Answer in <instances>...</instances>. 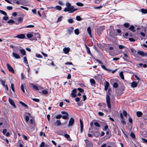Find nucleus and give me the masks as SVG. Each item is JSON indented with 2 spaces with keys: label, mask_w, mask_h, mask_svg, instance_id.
I'll return each instance as SVG.
<instances>
[{
  "label": "nucleus",
  "mask_w": 147,
  "mask_h": 147,
  "mask_svg": "<svg viewBox=\"0 0 147 147\" xmlns=\"http://www.w3.org/2000/svg\"><path fill=\"white\" fill-rule=\"evenodd\" d=\"M130 135L131 137L133 139H134L136 138L135 135L133 132H131L130 134Z\"/></svg>",
  "instance_id": "2f4dec72"
},
{
  "label": "nucleus",
  "mask_w": 147,
  "mask_h": 147,
  "mask_svg": "<svg viewBox=\"0 0 147 147\" xmlns=\"http://www.w3.org/2000/svg\"><path fill=\"white\" fill-rule=\"evenodd\" d=\"M86 145L87 146H88L89 145H90V146H92V143L90 142V141L88 140H85Z\"/></svg>",
  "instance_id": "f3484780"
},
{
  "label": "nucleus",
  "mask_w": 147,
  "mask_h": 147,
  "mask_svg": "<svg viewBox=\"0 0 147 147\" xmlns=\"http://www.w3.org/2000/svg\"><path fill=\"white\" fill-rule=\"evenodd\" d=\"M71 96L72 97H76L77 96V95L75 93H74L71 92Z\"/></svg>",
  "instance_id": "5fc2aeb1"
},
{
  "label": "nucleus",
  "mask_w": 147,
  "mask_h": 147,
  "mask_svg": "<svg viewBox=\"0 0 147 147\" xmlns=\"http://www.w3.org/2000/svg\"><path fill=\"white\" fill-rule=\"evenodd\" d=\"M32 85L33 87V88L34 89H35L36 90H38L39 89L37 87V86H36V85H34V84H30Z\"/></svg>",
  "instance_id": "aec40b11"
},
{
  "label": "nucleus",
  "mask_w": 147,
  "mask_h": 147,
  "mask_svg": "<svg viewBox=\"0 0 147 147\" xmlns=\"http://www.w3.org/2000/svg\"><path fill=\"white\" fill-rule=\"evenodd\" d=\"M90 82L91 85L94 86L95 85L96 83L94 79H90Z\"/></svg>",
  "instance_id": "6ab92c4d"
},
{
  "label": "nucleus",
  "mask_w": 147,
  "mask_h": 147,
  "mask_svg": "<svg viewBox=\"0 0 147 147\" xmlns=\"http://www.w3.org/2000/svg\"><path fill=\"white\" fill-rule=\"evenodd\" d=\"M24 61L26 64H28V61L27 60L26 57H24Z\"/></svg>",
  "instance_id": "79ce46f5"
},
{
  "label": "nucleus",
  "mask_w": 147,
  "mask_h": 147,
  "mask_svg": "<svg viewBox=\"0 0 147 147\" xmlns=\"http://www.w3.org/2000/svg\"><path fill=\"white\" fill-rule=\"evenodd\" d=\"M136 114L138 117H140L142 115V113L140 111H137L136 112Z\"/></svg>",
  "instance_id": "4be33fe9"
},
{
  "label": "nucleus",
  "mask_w": 147,
  "mask_h": 147,
  "mask_svg": "<svg viewBox=\"0 0 147 147\" xmlns=\"http://www.w3.org/2000/svg\"><path fill=\"white\" fill-rule=\"evenodd\" d=\"M7 23L9 24H14L15 21L12 20H10L8 21Z\"/></svg>",
  "instance_id": "a211bd4d"
},
{
  "label": "nucleus",
  "mask_w": 147,
  "mask_h": 147,
  "mask_svg": "<svg viewBox=\"0 0 147 147\" xmlns=\"http://www.w3.org/2000/svg\"><path fill=\"white\" fill-rule=\"evenodd\" d=\"M29 117L28 116H26V117H25V120H26V122H28V120H29Z\"/></svg>",
  "instance_id": "680f3d73"
},
{
  "label": "nucleus",
  "mask_w": 147,
  "mask_h": 147,
  "mask_svg": "<svg viewBox=\"0 0 147 147\" xmlns=\"http://www.w3.org/2000/svg\"><path fill=\"white\" fill-rule=\"evenodd\" d=\"M20 52L23 55H24L26 54V51L24 49H21L20 50Z\"/></svg>",
  "instance_id": "393cba45"
},
{
  "label": "nucleus",
  "mask_w": 147,
  "mask_h": 147,
  "mask_svg": "<svg viewBox=\"0 0 147 147\" xmlns=\"http://www.w3.org/2000/svg\"><path fill=\"white\" fill-rule=\"evenodd\" d=\"M106 101L108 108H111L110 97L109 95L107 94L106 96Z\"/></svg>",
  "instance_id": "f03ea898"
},
{
  "label": "nucleus",
  "mask_w": 147,
  "mask_h": 147,
  "mask_svg": "<svg viewBox=\"0 0 147 147\" xmlns=\"http://www.w3.org/2000/svg\"><path fill=\"white\" fill-rule=\"evenodd\" d=\"M5 16L3 17V19L4 20H7L8 19V17L7 16V15H5Z\"/></svg>",
  "instance_id": "ea45409f"
},
{
  "label": "nucleus",
  "mask_w": 147,
  "mask_h": 147,
  "mask_svg": "<svg viewBox=\"0 0 147 147\" xmlns=\"http://www.w3.org/2000/svg\"><path fill=\"white\" fill-rule=\"evenodd\" d=\"M138 53L143 57L146 56H147V53H145L143 51H138L137 52Z\"/></svg>",
  "instance_id": "423d86ee"
},
{
  "label": "nucleus",
  "mask_w": 147,
  "mask_h": 147,
  "mask_svg": "<svg viewBox=\"0 0 147 147\" xmlns=\"http://www.w3.org/2000/svg\"><path fill=\"white\" fill-rule=\"evenodd\" d=\"M104 29V28L102 27H100L98 28L97 29V33L99 34H100V32L102 31Z\"/></svg>",
  "instance_id": "1a4fd4ad"
},
{
  "label": "nucleus",
  "mask_w": 147,
  "mask_h": 147,
  "mask_svg": "<svg viewBox=\"0 0 147 147\" xmlns=\"http://www.w3.org/2000/svg\"><path fill=\"white\" fill-rule=\"evenodd\" d=\"M63 51L65 54H67L69 52V48H65L63 49Z\"/></svg>",
  "instance_id": "dca6fc26"
},
{
  "label": "nucleus",
  "mask_w": 147,
  "mask_h": 147,
  "mask_svg": "<svg viewBox=\"0 0 147 147\" xmlns=\"http://www.w3.org/2000/svg\"><path fill=\"white\" fill-rule=\"evenodd\" d=\"M85 47H86V48L87 49V52L88 54L90 55L91 56H92V57H93L92 55L91 52L90 51V48L88 47L86 45H85Z\"/></svg>",
  "instance_id": "9d476101"
},
{
  "label": "nucleus",
  "mask_w": 147,
  "mask_h": 147,
  "mask_svg": "<svg viewBox=\"0 0 147 147\" xmlns=\"http://www.w3.org/2000/svg\"><path fill=\"white\" fill-rule=\"evenodd\" d=\"M123 114L124 116H126L127 115V113L125 111H123Z\"/></svg>",
  "instance_id": "338daca9"
},
{
  "label": "nucleus",
  "mask_w": 147,
  "mask_h": 147,
  "mask_svg": "<svg viewBox=\"0 0 147 147\" xmlns=\"http://www.w3.org/2000/svg\"><path fill=\"white\" fill-rule=\"evenodd\" d=\"M61 113L62 114L65 115L68 114L65 111H62Z\"/></svg>",
  "instance_id": "0e129e2a"
},
{
  "label": "nucleus",
  "mask_w": 147,
  "mask_h": 147,
  "mask_svg": "<svg viewBox=\"0 0 147 147\" xmlns=\"http://www.w3.org/2000/svg\"><path fill=\"white\" fill-rule=\"evenodd\" d=\"M87 30L88 34H89L91 37H92V36L91 34V30L90 27H88L87 29Z\"/></svg>",
  "instance_id": "ddd939ff"
},
{
  "label": "nucleus",
  "mask_w": 147,
  "mask_h": 147,
  "mask_svg": "<svg viewBox=\"0 0 147 147\" xmlns=\"http://www.w3.org/2000/svg\"><path fill=\"white\" fill-rule=\"evenodd\" d=\"M78 89L80 92L81 93L83 92L84 91V90L82 88H78Z\"/></svg>",
  "instance_id": "3c124183"
},
{
  "label": "nucleus",
  "mask_w": 147,
  "mask_h": 147,
  "mask_svg": "<svg viewBox=\"0 0 147 147\" xmlns=\"http://www.w3.org/2000/svg\"><path fill=\"white\" fill-rule=\"evenodd\" d=\"M62 116V115L61 114H59L58 115H57L56 117V119H59Z\"/></svg>",
  "instance_id": "09e8293b"
},
{
  "label": "nucleus",
  "mask_w": 147,
  "mask_h": 147,
  "mask_svg": "<svg viewBox=\"0 0 147 147\" xmlns=\"http://www.w3.org/2000/svg\"><path fill=\"white\" fill-rule=\"evenodd\" d=\"M76 19L78 21H80L82 20V19L79 16H77L76 17Z\"/></svg>",
  "instance_id": "864d4df0"
},
{
  "label": "nucleus",
  "mask_w": 147,
  "mask_h": 147,
  "mask_svg": "<svg viewBox=\"0 0 147 147\" xmlns=\"http://www.w3.org/2000/svg\"><path fill=\"white\" fill-rule=\"evenodd\" d=\"M94 125L97 127H94V129L96 130H98V128L100 127L99 123L97 122H95L94 123Z\"/></svg>",
  "instance_id": "0eeeda50"
},
{
  "label": "nucleus",
  "mask_w": 147,
  "mask_h": 147,
  "mask_svg": "<svg viewBox=\"0 0 147 147\" xmlns=\"http://www.w3.org/2000/svg\"><path fill=\"white\" fill-rule=\"evenodd\" d=\"M45 145V143L42 142L41 143V144H40V147H44Z\"/></svg>",
  "instance_id": "bf43d9fd"
},
{
  "label": "nucleus",
  "mask_w": 147,
  "mask_h": 147,
  "mask_svg": "<svg viewBox=\"0 0 147 147\" xmlns=\"http://www.w3.org/2000/svg\"><path fill=\"white\" fill-rule=\"evenodd\" d=\"M20 104L22 106L25 107L26 108H27L28 106H27V105H26V104H25L24 103V102H21V101H20Z\"/></svg>",
  "instance_id": "b1692460"
},
{
  "label": "nucleus",
  "mask_w": 147,
  "mask_h": 147,
  "mask_svg": "<svg viewBox=\"0 0 147 147\" xmlns=\"http://www.w3.org/2000/svg\"><path fill=\"white\" fill-rule=\"evenodd\" d=\"M74 33L76 35H78L79 33V30L78 29H76L74 30Z\"/></svg>",
  "instance_id": "72a5a7b5"
},
{
  "label": "nucleus",
  "mask_w": 147,
  "mask_h": 147,
  "mask_svg": "<svg viewBox=\"0 0 147 147\" xmlns=\"http://www.w3.org/2000/svg\"><path fill=\"white\" fill-rule=\"evenodd\" d=\"M74 28H71L70 29H69L68 30V33L69 34H71L73 32V30Z\"/></svg>",
  "instance_id": "a878e982"
},
{
  "label": "nucleus",
  "mask_w": 147,
  "mask_h": 147,
  "mask_svg": "<svg viewBox=\"0 0 147 147\" xmlns=\"http://www.w3.org/2000/svg\"><path fill=\"white\" fill-rule=\"evenodd\" d=\"M36 56L38 58H42V56L38 54H36Z\"/></svg>",
  "instance_id": "e2e57ef3"
},
{
  "label": "nucleus",
  "mask_w": 147,
  "mask_h": 147,
  "mask_svg": "<svg viewBox=\"0 0 147 147\" xmlns=\"http://www.w3.org/2000/svg\"><path fill=\"white\" fill-rule=\"evenodd\" d=\"M109 83L107 81H106L105 85V90L107 91V89L108 88V87L109 86Z\"/></svg>",
  "instance_id": "2eb2a0df"
},
{
  "label": "nucleus",
  "mask_w": 147,
  "mask_h": 147,
  "mask_svg": "<svg viewBox=\"0 0 147 147\" xmlns=\"http://www.w3.org/2000/svg\"><path fill=\"white\" fill-rule=\"evenodd\" d=\"M9 102L10 104L12 105L14 107L16 108V107L14 104V102L10 98H9Z\"/></svg>",
  "instance_id": "6e6552de"
},
{
  "label": "nucleus",
  "mask_w": 147,
  "mask_h": 147,
  "mask_svg": "<svg viewBox=\"0 0 147 147\" xmlns=\"http://www.w3.org/2000/svg\"><path fill=\"white\" fill-rule=\"evenodd\" d=\"M7 9L9 10H10L12 9V7L11 6H7L6 7Z\"/></svg>",
  "instance_id": "4d7b16f0"
},
{
  "label": "nucleus",
  "mask_w": 147,
  "mask_h": 147,
  "mask_svg": "<svg viewBox=\"0 0 147 147\" xmlns=\"http://www.w3.org/2000/svg\"><path fill=\"white\" fill-rule=\"evenodd\" d=\"M141 12L144 13H147V9H141Z\"/></svg>",
  "instance_id": "c85d7f7f"
},
{
  "label": "nucleus",
  "mask_w": 147,
  "mask_h": 147,
  "mask_svg": "<svg viewBox=\"0 0 147 147\" xmlns=\"http://www.w3.org/2000/svg\"><path fill=\"white\" fill-rule=\"evenodd\" d=\"M74 119L73 118H71L69 121V124L68 125V126L70 127L73 126L74 122Z\"/></svg>",
  "instance_id": "7ed1b4c3"
},
{
  "label": "nucleus",
  "mask_w": 147,
  "mask_h": 147,
  "mask_svg": "<svg viewBox=\"0 0 147 147\" xmlns=\"http://www.w3.org/2000/svg\"><path fill=\"white\" fill-rule=\"evenodd\" d=\"M20 7L28 11V9L27 7H24L23 6H21Z\"/></svg>",
  "instance_id": "052dcab7"
},
{
  "label": "nucleus",
  "mask_w": 147,
  "mask_h": 147,
  "mask_svg": "<svg viewBox=\"0 0 147 147\" xmlns=\"http://www.w3.org/2000/svg\"><path fill=\"white\" fill-rule=\"evenodd\" d=\"M68 22L69 23H72L74 22V21L72 19H70L68 20Z\"/></svg>",
  "instance_id": "49530a36"
},
{
  "label": "nucleus",
  "mask_w": 147,
  "mask_h": 147,
  "mask_svg": "<svg viewBox=\"0 0 147 147\" xmlns=\"http://www.w3.org/2000/svg\"><path fill=\"white\" fill-rule=\"evenodd\" d=\"M13 56L14 57H15L16 59H18L20 58V57L18 54L15 53H12Z\"/></svg>",
  "instance_id": "f8f14e48"
},
{
  "label": "nucleus",
  "mask_w": 147,
  "mask_h": 147,
  "mask_svg": "<svg viewBox=\"0 0 147 147\" xmlns=\"http://www.w3.org/2000/svg\"><path fill=\"white\" fill-rule=\"evenodd\" d=\"M137 83L136 82H133L131 83V86L133 88L136 87L137 86Z\"/></svg>",
  "instance_id": "4468645a"
},
{
  "label": "nucleus",
  "mask_w": 147,
  "mask_h": 147,
  "mask_svg": "<svg viewBox=\"0 0 147 147\" xmlns=\"http://www.w3.org/2000/svg\"><path fill=\"white\" fill-rule=\"evenodd\" d=\"M7 67L9 71L13 73H14V71L12 67L9 64H7Z\"/></svg>",
  "instance_id": "20e7f679"
},
{
  "label": "nucleus",
  "mask_w": 147,
  "mask_h": 147,
  "mask_svg": "<svg viewBox=\"0 0 147 147\" xmlns=\"http://www.w3.org/2000/svg\"><path fill=\"white\" fill-rule=\"evenodd\" d=\"M118 84L117 82H115L113 85V86L115 88H116L118 87Z\"/></svg>",
  "instance_id": "8fccbe9b"
},
{
  "label": "nucleus",
  "mask_w": 147,
  "mask_h": 147,
  "mask_svg": "<svg viewBox=\"0 0 147 147\" xmlns=\"http://www.w3.org/2000/svg\"><path fill=\"white\" fill-rule=\"evenodd\" d=\"M76 4L79 6H82L84 5V4L80 2H78L76 3Z\"/></svg>",
  "instance_id": "f704fd0d"
},
{
  "label": "nucleus",
  "mask_w": 147,
  "mask_h": 147,
  "mask_svg": "<svg viewBox=\"0 0 147 147\" xmlns=\"http://www.w3.org/2000/svg\"><path fill=\"white\" fill-rule=\"evenodd\" d=\"M42 93L45 94H47L48 93V92L45 90H44L42 91Z\"/></svg>",
  "instance_id": "774afa93"
},
{
  "label": "nucleus",
  "mask_w": 147,
  "mask_h": 147,
  "mask_svg": "<svg viewBox=\"0 0 147 147\" xmlns=\"http://www.w3.org/2000/svg\"><path fill=\"white\" fill-rule=\"evenodd\" d=\"M0 12L1 13L4 15H6L7 14L6 12H5V11H3L1 10H0Z\"/></svg>",
  "instance_id": "a19ab883"
},
{
  "label": "nucleus",
  "mask_w": 147,
  "mask_h": 147,
  "mask_svg": "<svg viewBox=\"0 0 147 147\" xmlns=\"http://www.w3.org/2000/svg\"><path fill=\"white\" fill-rule=\"evenodd\" d=\"M141 139L143 142L147 143V140L144 138H142Z\"/></svg>",
  "instance_id": "37998d69"
},
{
  "label": "nucleus",
  "mask_w": 147,
  "mask_h": 147,
  "mask_svg": "<svg viewBox=\"0 0 147 147\" xmlns=\"http://www.w3.org/2000/svg\"><path fill=\"white\" fill-rule=\"evenodd\" d=\"M62 17H63L62 16H61L60 17H59L58 18L57 22H58L59 21H61L62 20Z\"/></svg>",
  "instance_id": "c03bdc74"
},
{
  "label": "nucleus",
  "mask_w": 147,
  "mask_h": 147,
  "mask_svg": "<svg viewBox=\"0 0 147 147\" xmlns=\"http://www.w3.org/2000/svg\"><path fill=\"white\" fill-rule=\"evenodd\" d=\"M123 59H124L125 61H130V59L128 57H123Z\"/></svg>",
  "instance_id": "4c0bfd02"
},
{
  "label": "nucleus",
  "mask_w": 147,
  "mask_h": 147,
  "mask_svg": "<svg viewBox=\"0 0 147 147\" xmlns=\"http://www.w3.org/2000/svg\"><path fill=\"white\" fill-rule=\"evenodd\" d=\"M106 71H107L108 72H111L112 73H114L116 71V70H112L111 69L107 68Z\"/></svg>",
  "instance_id": "cd10ccee"
},
{
  "label": "nucleus",
  "mask_w": 147,
  "mask_h": 147,
  "mask_svg": "<svg viewBox=\"0 0 147 147\" xmlns=\"http://www.w3.org/2000/svg\"><path fill=\"white\" fill-rule=\"evenodd\" d=\"M101 67L102 69H104V70H106L107 69V68H106L105 66L104 65H101Z\"/></svg>",
  "instance_id": "69168bd1"
},
{
  "label": "nucleus",
  "mask_w": 147,
  "mask_h": 147,
  "mask_svg": "<svg viewBox=\"0 0 147 147\" xmlns=\"http://www.w3.org/2000/svg\"><path fill=\"white\" fill-rule=\"evenodd\" d=\"M124 26L126 28H128L129 26V24L128 23H125L124 24Z\"/></svg>",
  "instance_id": "de8ad7c7"
},
{
  "label": "nucleus",
  "mask_w": 147,
  "mask_h": 147,
  "mask_svg": "<svg viewBox=\"0 0 147 147\" xmlns=\"http://www.w3.org/2000/svg\"><path fill=\"white\" fill-rule=\"evenodd\" d=\"M134 27L133 26H131L129 28V29L131 30L133 32H135L136 31L135 30H134Z\"/></svg>",
  "instance_id": "412c9836"
},
{
  "label": "nucleus",
  "mask_w": 147,
  "mask_h": 147,
  "mask_svg": "<svg viewBox=\"0 0 147 147\" xmlns=\"http://www.w3.org/2000/svg\"><path fill=\"white\" fill-rule=\"evenodd\" d=\"M121 122L123 125L125 124L126 123V122L124 120V119H121Z\"/></svg>",
  "instance_id": "6e6d98bb"
},
{
  "label": "nucleus",
  "mask_w": 147,
  "mask_h": 147,
  "mask_svg": "<svg viewBox=\"0 0 147 147\" xmlns=\"http://www.w3.org/2000/svg\"><path fill=\"white\" fill-rule=\"evenodd\" d=\"M80 127H83V122L81 119L80 120Z\"/></svg>",
  "instance_id": "13d9d810"
},
{
  "label": "nucleus",
  "mask_w": 147,
  "mask_h": 147,
  "mask_svg": "<svg viewBox=\"0 0 147 147\" xmlns=\"http://www.w3.org/2000/svg\"><path fill=\"white\" fill-rule=\"evenodd\" d=\"M55 8L57 10H60L61 9V7L59 6H57L55 7Z\"/></svg>",
  "instance_id": "c9c22d12"
},
{
  "label": "nucleus",
  "mask_w": 147,
  "mask_h": 147,
  "mask_svg": "<svg viewBox=\"0 0 147 147\" xmlns=\"http://www.w3.org/2000/svg\"><path fill=\"white\" fill-rule=\"evenodd\" d=\"M119 75H120V76L121 78L123 80L124 79V77L123 74V72L121 71Z\"/></svg>",
  "instance_id": "7c9ffc66"
},
{
  "label": "nucleus",
  "mask_w": 147,
  "mask_h": 147,
  "mask_svg": "<svg viewBox=\"0 0 147 147\" xmlns=\"http://www.w3.org/2000/svg\"><path fill=\"white\" fill-rule=\"evenodd\" d=\"M27 37L28 38H30L33 36V35L29 33H28L26 35Z\"/></svg>",
  "instance_id": "473e14b6"
},
{
  "label": "nucleus",
  "mask_w": 147,
  "mask_h": 147,
  "mask_svg": "<svg viewBox=\"0 0 147 147\" xmlns=\"http://www.w3.org/2000/svg\"><path fill=\"white\" fill-rule=\"evenodd\" d=\"M64 136L68 140H69V139H70L69 136L68 134H65Z\"/></svg>",
  "instance_id": "e433bc0d"
},
{
  "label": "nucleus",
  "mask_w": 147,
  "mask_h": 147,
  "mask_svg": "<svg viewBox=\"0 0 147 147\" xmlns=\"http://www.w3.org/2000/svg\"><path fill=\"white\" fill-rule=\"evenodd\" d=\"M69 115L67 114L65 115H64L62 116V118L63 119H66L69 117Z\"/></svg>",
  "instance_id": "c756f323"
},
{
  "label": "nucleus",
  "mask_w": 147,
  "mask_h": 147,
  "mask_svg": "<svg viewBox=\"0 0 147 147\" xmlns=\"http://www.w3.org/2000/svg\"><path fill=\"white\" fill-rule=\"evenodd\" d=\"M93 134L94 136L96 137H98L99 135V132L98 131H97L96 132H95V133H94Z\"/></svg>",
  "instance_id": "bb28decb"
},
{
  "label": "nucleus",
  "mask_w": 147,
  "mask_h": 147,
  "mask_svg": "<svg viewBox=\"0 0 147 147\" xmlns=\"http://www.w3.org/2000/svg\"><path fill=\"white\" fill-rule=\"evenodd\" d=\"M66 7L64 9V11H69L70 13H72L78 10L77 9H74V6H71V4L69 3H66Z\"/></svg>",
  "instance_id": "f257e3e1"
},
{
  "label": "nucleus",
  "mask_w": 147,
  "mask_h": 147,
  "mask_svg": "<svg viewBox=\"0 0 147 147\" xmlns=\"http://www.w3.org/2000/svg\"><path fill=\"white\" fill-rule=\"evenodd\" d=\"M11 88L12 90L13 91L15 92V90L14 89V85L13 84H11Z\"/></svg>",
  "instance_id": "603ef678"
},
{
  "label": "nucleus",
  "mask_w": 147,
  "mask_h": 147,
  "mask_svg": "<svg viewBox=\"0 0 147 147\" xmlns=\"http://www.w3.org/2000/svg\"><path fill=\"white\" fill-rule=\"evenodd\" d=\"M125 48V46L122 45H120L119 46V48L120 49H122Z\"/></svg>",
  "instance_id": "a18cd8bd"
},
{
  "label": "nucleus",
  "mask_w": 147,
  "mask_h": 147,
  "mask_svg": "<svg viewBox=\"0 0 147 147\" xmlns=\"http://www.w3.org/2000/svg\"><path fill=\"white\" fill-rule=\"evenodd\" d=\"M15 38H17L20 39H24L25 38V35L24 34H21L18 35L17 36L15 37Z\"/></svg>",
  "instance_id": "39448f33"
},
{
  "label": "nucleus",
  "mask_w": 147,
  "mask_h": 147,
  "mask_svg": "<svg viewBox=\"0 0 147 147\" xmlns=\"http://www.w3.org/2000/svg\"><path fill=\"white\" fill-rule=\"evenodd\" d=\"M61 123L59 120H57L55 122L54 125H55L59 126L61 125Z\"/></svg>",
  "instance_id": "9b49d317"
},
{
  "label": "nucleus",
  "mask_w": 147,
  "mask_h": 147,
  "mask_svg": "<svg viewBox=\"0 0 147 147\" xmlns=\"http://www.w3.org/2000/svg\"><path fill=\"white\" fill-rule=\"evenodd\" d=\"M24 86H25V84L24 85V84H23L21 85V90L23 91V92H24V93H25V91L24 89Z\"/></svg>",
  "instance_id": "5701e85b"
},
{
  "label": "nucleus",
  "mask_w": 147,
  "mask_h": 147,
  "mask_svg": "<svg viewBox=\"0 0 147 147\" xmlns=\"http://www.w3.org/2000/svg\"><path fill=\"white\" fill-rule=\"evenodd\" d=\"M0 81L1 82V84L4 87L5 85V81L0 80Z\"/></svg>",
  "instance_id": "58836bf2"
}]
</instances>
